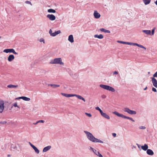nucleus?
<instances>
[{"mask_svg": "<svg viewBox=\"0 0 157 157\" xmlns=\"http://www.w3.org/2000/svg\"><path fill=\"white\" fill-rule=\"evenodd\" d=\"M51 147L50 146L45 147L43 149V151L44 152H45L49 150L51 148Z\"/></svg>", "mask_w": 157, "mask_h": 157, "instance_id": "nucleus-22", "label": "nucleus"}, {"mask_svg": "<svg viewBox=\"0 0 157 157\" xmlns=\"http://www.w3.org/2000/svg\"><path fill=\"white\" fill-rule=\"evenodd\" d=\"M49 33L50 34V35L52 36V35H53V33L52 32V30L51 29H50L49 31Z\"/></svg>", "mask_w": 157, "mask_h": 157, "instance_id": "nucleus-36", "label": "nucleus"}, {"mask_svg": "<svg viewBox=\"0 0 157 157\" xmlns=\"http://www.w3.org/2000/svg\"><path fill=\"white\" fill-rule=\"evenodd\" d=\"M148 73L149 74L150 73V72H148Z\"/></svg>", "mask_w": 157, "mask_h": 157, "instance_id": "nucleus-55", "label": "nucleus"}, {"mask_svg": "<svg viewBox=\"0 0 157 157\" xmlns=\"http://www.w3.org/2000/svg\"><path fill=\"white\" fill-rule=\"evenodd\" d=\"M4 102L3 101H0V113H2L4 109Z\"/></svg>", "mask_w": 157, "mask_h": 157, "instance_id": "nucleus-8", "label": "nucleus"}, {"mask_svg": "<svg viewBox=\"0 0 157 157\" xmlns=\"http://www.w3.org/2000/svg\"><path fill=\"white\" fill-rule=\"evenodd\" d=\"M7 122L6 121L0 122V124H6Z\"/></svg>", "mask_w": 157, "mask_h": 157, "instance_id": "nucleus-41", "label": "nucleus"}, {"mask_svg": "<svg viewBox=\"0 0 157 157\" xmlns=\"http://www.w3.org/2000/svg\"><path fill=\"white\" fill-rule=\"evenodd\" d=\"M68 40L71 43L74 42V38L72 35H71L69 36Z\"/></svg>", "mask_w": 157, "mask_h": 157, "instance_id": "nucleus-17", "label": "nucleus"}, {"mask_svg": "<svg viewBox=\"0 0 157 157\" xmlns=\"http://www.w3.org/2000/svg\"><path fill=\"white\" fill-rule=\"evenodd\" d=\"M117 42H118V43H121V44H128V45H131L136 46L140 48H144L145 50H146V48L145 47H144V46H143L142 45H140L137 43H132V42H126L121 41H120V40H117Z\"/></svg>", "mask_w": 157, "mask_h": 157, "instance_id": "nucleus-2", "label": "nucleus"}, {"mask_svg": "<svg viewBox=\"0 0 157 157\" xmlns=\"http://www.w3.org/2000/svg\"><path fill=\"white\" fill-rule=\"evenodd\" d=\"M29 144L32 148L34 146V145L32 144L30 142H29Z\"/></svg>", "mask_w": 157, "mask_h": 157, "instance_id": "nucleus-48", "label": "nucleus"}, {"mask_svg": "<svg viewBox=\"0 0 157 157\" xmlns=\"http://www.w3.org/2000/svg\"><path fill=\"white\" fill-rule=\"evenodd\" d=\"M112 135L114 137H115L116 136V134L115 133H113Z\"/></svg>", "mask_w": 157, "mask_h": 157, "instance_id": "nucleus-45", "label": "nucleus"}, {"mask_svg": "<svg viewBox=\"0 0 157 157\" xmlns=\"http://www.w3.org/2000/svg\"><path fill=\"white\" fill-rule=\"evenodd\" d=\"M48 12L49 13H54L56 12V11L53 9H49L48 10Z\"/></svg>", "mask_w": 157, "mask_h": 157, "instance_id": "nucleus-29", "label": "nucleus"}, {"mask_svg": "<svg viewBox=\"0 0 157 157\" xmlns=\"http://www.w3.org/2000/svg\"><path fill=\"white\" fill-rule=\"evenodd\" d=\"M123 110L124 112H127L131 115H135L136 113V111L131 110L127 107L124 108L123 109Z\"/></svg>", "mask_w": 157, "mask_h": 157, "instance_id": "nucleus-6", "label": "nucleus"}, {"mask_svg": "<svg viewBox=\"0 0 157 157\" xmlns=\"http://www.w3.org/2000/svg\"><path fill=\"white\" fill-rule=\"evenodd\" d=\"M113 114H115V115H116L117 116H118L119 117H121L123 118H124L125 119H127L130 120L133 122L135 121L132 118L130 117H127L125 115H123L122 114L119 113H118L116 111L113 112Z\"/></svg>", "mask_w": 157, "mask_h": 157, "instance_id": "nucleus-4", "label": "nucleus"}, {"mask_svg": "<svg viewBox=\"0 0 157 157\" xmlns=\"http://www.w3.org/2000/svg\"><path fill=\"white\" fill-rule=\"evenodd\" d=\"M143 32L147 35L151 34V31L150 30H142Z\"/></svg>", "mask_w": 157, "mask_h": 157, "instance_id": "nucleus-19", "label": "nucleus"}, {"mask_svg": "<svg viewBox=\"0 0 157 157\" xmlns=\"http://www.w3.org/2000/svg\"><path fill=\"white\" fill-rule=\"evenodd\" d=\"M147 154L149 155H152L154 154V152L151 149H148L147 151Z\"/></svg>", "mask_w": 157, "mask_h": 157, "instance_id": "nucleus-18", "label": "nucleus"}, {"mask_svg": "<svg viewBox=\"0 0 157 157\" xmlns=\"http://www.w3.org/2000/svg\"><path fill=\"white\" fill-rule=\"evenodd\" d=\"M90 150H91L93 152L95 150V149H94L92 147H90Z\"/></svg>", "mask_w": 157, "mask_h": 157, "instance_id": "nucleus-44", "label": "nucleus"}, {"mask_svg": "<svg viewBox=\"0 0 157 157\" xmlns=\"http://www.w3.org/2000/svg\"><path fill=\"white\" fill-rule=\"evenodd\" d=\"M141 147L143 150L145 151L148 149V146L147 144H145L144 146H142Z\"/></svg>", "mask_w": 157, "mask_h": 157, "instance_id": "nucleus-20", "label": "nucleus"}, {"mask_svg": "<svg viewBox=\"0 0 157 157\" xmlns=\"http://www.w3.org/2000/svg\"><path fill=\"white\" fill-rule=\"evenodd\" d=\"M101 115L103 117L107 119H109L110 118L109 116L106 113L103 112L101 113Z\"/></svg>", "mask_w": 157, "mask_h": 157, "instance_id": "nucleus-11", "label": "nucleus"}, {"mask_svg": "<svg viewBox=\"0 0 157 157\" xmlns=\"http://www.w3.org/2000/svg\"><path fill=\"white\" fill-rule=\"evenodd\" d=\"M7 87L9 88H12L16 89L19 87V86L18 85H14L12 84H10L7 86Z\"/></svg>", "mask_w": 157, "mask_h": 157, "instance_id": "nucleus-15", "label": "nucleus"}, {"mask_svg": "<svg viewBox=\"0 0 157 157\" xmlns=\"http://www.w3.org/2000/svg\"><path fill=\"white\" fill-rule=\"evenodd\" d=\"M7 156H8V157H10V155H8Z\"/></svg>", "mask_w": 157, "mask_h": 157, "instance_id": "nucleus-54", "label": "nucleus"}, {"mask_svg": "<svg viewBox=\"0 0 157 157\" xmlns=\"http://www.w3.org/2000/svg\"><path fill=\"white\" fill-rule=\"evenodd\" d=\"M74 96L76 97L77 98H78V99H79L82 100L84 102H85L86 101V100L85 99L80 95L75 94H74L73 97Z\"/></svg>", "mask_w": 157, "mask_h": 157, "instance_id": "nucleus-14", "label": "nucleus"}, {"mask_svg": "<svg viewBox=\"0 0 157 157\" xmlns=\"http://www.w3.org/2000/svg\"><path fill=\"white\" fill-rule=\"evenodd\" d=\"M153 76L154 77H157V71L154 74Z\"/></svg>", "mask_w": 157, "mask_h": 157, "instance_id": "nucleus-40", "label": "nucleus"}, {"mask_svg": "<svg viewBox=\"0 0 157 157\" xmlns=\"http://www.w3.org/2000/svg\"><path fill=\"white\" fill-rule=\"evenodd\" d=\"M39 41L40 42H43V43L44 44L45 43V41H44V39L43 38H41L39 40Z\"/></svg>", "mask_w": 157, "mask_h": 157, "instance_id": "nucleus-34", "label": "nucleus"}, {"mask_svg": "<svg viewBox=\"0 0 157 157\" xmlns=\"http://www.w3.org/2000/svg\"><path fill=\"white\" fill-rule=\"evenodd\" d=\"M152 90L154 92H156L157 91L156 89L154 87L152 88Z\"/></svg>", "mask_w": 157, "mask_h": 157, "instance_id": "nucleus-42", "label": "nucleus"}, {"mask_svg": "<svg viewBox=\"0 0 157 157\" xmlns=\"http://www.w3.org/2000/svg\"><path fill=\"white\" fill-rule=\"evenodd\" d=\"M44 120H39V121H37V122H38V123H44Z\"/></svg>", "mask_w": 157, "mask_h": 157, "instance_id": "nucleus-39", "label": "nucleus"}, {"mask_svg": "<svg viewBox=\"0 0 157 157\" xmlns=\"http://www.w3.org/2000/svg\"><path fill=\"white\" fill-rule=\"evenodd\" d=\"M21 97L17 98H15V100H18L19 99H21Z\"/></svg>", "mask_w": 157, "mask_h": 157, "instance_id": "nucleus-46", "label": "nucleus"}, {"mask_svg": "<svg viewBox=\"0 0 157 157\" xmlns=\"http://www.w3.org/2000/svg\"><path fill=\"white\" fill-rule=\"evenodd\" d=\"M50 63L51 64H59L60 65H63L64 63L62 62V59L61 58H56L52 59Z\"/></svg>", "mask_w": 157, "mask_h": 157, "instance_id": "nucleus-3", "label": "nucleus"}, {"mask_svg": "<svg viewBox=\"0 0 157 157\" xmlns=\"http://www.w3.org/2000/svg\"><path fill=\"white\" fill-rule=\"evenodd\" d=\"M38 123H39L38 122H37V121L34 124H37Z\"/></svg>", "mask_w": 157, "mask_h": 157, "instance_id": "nucleus-53", "label": "nucleus"}, {"mask_svg": "<svg viewBox=\"0 0 157 157\" xmlns=\"http://www.w3.org/2000/svg\"><path fill=\"white\" fill-rule=\"evenodd\" d=\"M139 128L140 129H144L146 128L145 127L143 126H140L139 127Z\"/></svg>", "mask_w": 157, "mask_h": 157, "instance_id": "nucleus-38", "label": "nucleus"}, {"mask_svg": "<svg viewBox=\"0 0 157 157\" xmlns=\"http://www.w3.org/2000/svg\"><path fill=\"white\" fill-rule=\"evenodd\" d=\"M101 97L103 98H106V96L105 95H103L101 96Z\"/></svg>", "mask_w": 157, "mask_h": 157, "instance_id": "nucleus-43", "label": "nucleus"}, {"mask_svg": "<svg viewBox=\"0 0 157 157\" xmlns=\"http://www.w3.org/2000/svg\"><path fill=\"white\" fill-rule=\"evenodd\" d=\"M147 89V87H146L144 89V90H146Z\"/></svg>", "mask_w": 157, "mask_h": 157, "instance_id": "nucleus-51", "label": "nucleus"}, {"mask_svg": "<svg viewBox=\"0 0 157 157\" xmlns=\"http://www.w3.org/2000/svg\"><path fill=\"white\" fill-rule=\"evenodd\" d=\"M95 109L100 111V113H101L103 111L101 110L99 107H95Z\"/></svg>", "mask_w": 157, "mask_h": 157, "instance_id": "nucleus-33", "label": "nucleus"}, {"mask_svg": "<svg viewBox=\"0 0 157 157\" xmlns=\"http://www.w3.org/2000/svg\"><path fill=\"white\" fill-rule=\"evenodd\" d=\"M94 15L95 18L97 19L99 18L101 16L100 14L97 11H94Z\"/></svg>", "mask_w": 157, "mask_h": 157, "instance_id": "nucleus-13", "label": "nucleus"}, {"mask_svg": "<svg viewBox=\"0 0 157 157\" xmlns=\"http://www.w3.org/2000/svg\"><path fill=\"white\" fill-rule=\"evenodd\" d=\"M84 132L86 135L87 139L90 141L94 143H103V141L101 140L95 138L90 132L85 131H84Z\"/></svg>", "mask_w": 157, "mask_h": 157, "instance_id": "nucleus-1", "label": "nucleus"}, {"mask_svg": "<svg viewBox=\"0 0 157 157\" xmlns=\"http://www.w3.org/2000/svg\"><path fill=\"white\" fill-rule=\"evenodd\" d=\"M3 52L6 53H12L14 54L18 55V53L15 52V50L12 48L5 49L3 51Z\"/></svg>", "mask_w": 157, "mask_h": 157, "instance_id": "nucleus-7", "label": "nucleus"}, {"mask_svg": "<svg viewBox=\"0 0 157 157\" xmlns=\"http://www.w3.org/2000/svg\"><path fill=\"white\" fill-rule=\"evenodd\" d=\"M15 58L14 56L13 55H9L8 58V60L9 62H11L13 59H14Z\"/></svg>", "mask_w": 157, "mask_h": 157, "instance_id": "nucleus-12", "label": "nucleus"}, {"mask_svg": "<svg viewBox=\"0 0 157 157\" xmlns=\"http://www.w3.org/2000/svg\"><path fill=\"white\" fill-rule=\"evenodd\" d=\"M100 87L103 89L109 90L112 92H114L115 91V90L114 88L109 86L103 84H100Z\"/></svg>", "mask_w": 157, "mask_h": 157, "instance_id": "nucleus-5", "label": "nucleus"}, {"mask_svg": "<svg viewBox=\"0 0 157 157\" xmlns=\"http://www.w3.org/2000/svg\"><path fill=\"white\" fill-rule=\"evenodd\" d=\"M21 98V99L25 101H29L30 100V99L29 98L26 97L22 96Z\"/></svg>", "mask_w": 157, "mask_h": 157, "instance_id": "nucleus-28", "label": "nucleus"}, {"mask_svg": "<svg viewBox=\"0 0 157 157\" xmlns=\"http://www.w3.org/2000/svg\"><path fill=\"white\" fill-rule=\"evenodd\" d=\"M61 33V31L60 30H58L57 31H56L55 32L53 33L52 36H55L57 35L60 33Z\"/></svg>", "mask_w": 157, "mask_h": 157, "instance_id": "nucleus-26", "label": "nucleus"}, {"mask_svg": "<svg viewBox=\"0 0 157 157\" xmlns=\"http://www.w3.org/2000/svg\"><path fill=\"white\" fill-rule=\"evenodd\" d=\"M118 74V72L117 71H115L114 72L113 74L117 75Z\"/></svg>", "mask_w": 157, "mask_h": 157, "instance_id": "nucleus-47", "label": "nucleus"}, {"mask_svg": "<svg viewBox=\"0 0 157 157\" xmlns=\"http://www.w3.org/2000/svg\"><path fill=\"white\" fill-rule=\"evenodd\" d=\"M48 86H50L51 87H52L53 88H55L56 87H59L60 86V85H56V84H48Z\"/></svg>", "mask_w": 157, "mask_h": 157, "instance_id": "nucleus-25", "label": "nucleus"}, {"mask_svg": "<svg viewBox=\"0 0 157 157\" xmlns=\"http://www.w3.org/2000/svg\"><path fill=\"white\" fill-rule=\"evenodd\" d=\"M155 28H154L151 30V35L152 36L154 35L155 33Z\"/></svg>", "mask_w": 157, "mask_h": 157, "instance_id": "nucleus-32", "label": "nucleus"}, {"mask_svg": "<svg viewBox=\"0 0 157 157\" xmlns=\"http://www.w3.org/2000/svg\"><path fill=\"white\" fill-rule=\"evenodd\" d=\"M33 148L35 152L37 154H39L40 152L39 150L35 146H34Z\"/></svg>", "mask_w": 157, "mask_h": 157, "instance_id": "nucleus-30", "label": "nucleus"}, {"mask_svg": "<svg viewBox=\"0 0 157 157\" xmlns=\"http://www.w3.org/2000/svg\"><path fill=\"white\" fill-rule=\"evenodd\" d=\"M25 3H26V4H30L32 6V5L31 3V2H30V1H26L25 2Z\"/></svg>", "mask_w": 157, "mask_h": 157, "instance_id": "nucleus-37", "label": "nucleus"}, {"mask_svg": "<svg viewBox=\"0 0 157 157\" xmlns=\"http://www.w3.org/2000/svg\"><path fill=\"white\" fill-rule=\"evenodd\" d=\"M94 37L95 38H97L99 39H102L103 38V36L102 34H100L99 35L96 34L94 35Z\"/></svg>", "mask_w": 157, "mask_h": 157, "instance_id": "nucleus-23", "label": "nucleus"}, {"mask_svg": "<svg viewBox=\"0 0 157 157\" xmlns=\"http://www.w3.org/2000/svg\"><path fill=\"white\" fill-rule=\"evenodd\" d=\"M94 153L96 154L98 156H99V157H103L102 155L100 154L99 152L98 151H97L96 150H95L93 152Z\"/></svg>", "mask_w": 157, "mask_h": 157, "instance_id": "nucleus-21", "label": "nucleus"}, {"mask_svg": "<svg viewBox=\"0 0 157 157\" xmlns=\"http://www.w3.org/2000/svg\"><path fill=\"white\" fill-rule=\"evenodd\" d=\"M47 18H49L51 21H54L56 19V17L53 14H48L47 16Z\"/></svg>", "mask_w": 157, "mask_h": 157, "instance_id": "nucleus-9", "label": "nucleus"}, {"mask_svg": "<svg viewBox=\"0 0 157 157\" xmlns=\"http://www.w3.org/2000/svg\"><path fill=\"white\" fill-rule=\"evenodd\" d=\"M61 94L63 95L66 97L69 98L70 97H73L74 94H67L63 93H61Z\"/></svg>", "mask_w": 157, "mask_h": 157, "instance_id": "nucleus-16", "label": "nucleus"}, {"mask_svg": "<svg viewBox=\"0 0 157 157\" xmlns=\"http://www.w3.org/2000/svg\"><path fill=\"white\" fill-rule=\"evenodd\" d=\"M151 79L153 85L155 87L157 88V81L156 79L154 77L152 78Z\"/></svg>", "mask_w": 157, "mask_h": 157, "instance_id": "nucleus-10", "label": "nucleus"}, {"mask_svg": "<svg viewBox=\"0 0 157 157\" xmlns=\"http://www.w3.org/2000/svg\"><path fill=\"white\" fill-rule=\"evenodd\" d=\"M100 31L102 32H104L105 33H110V32L109 30H106L104 29L101 28L100 29Z\"/></svg>", "mask_w": 157, "mask_h": 157, "instance_id": "nucleus-24", "label": "nucleus"}, {"mask_svg": "<svg viewBox=\"0 0 157 157\" xmlns=\"http://www.w3.org/2000/svg\"><path fill=\"white\" fill-rule=\"evenodd\" d=\"M85 114L89 117H92V115L90 113H85Z\"/></svg>", "mask_w": 157, "mask_h": 157, "instance_id": "nucleus-35", "label": "nucleus"}, {"mask_svg": "<svg viewBox=\"0 0 157 157\" xmlns=\"http://www.w3.org/2000/svg\"><path fill=\"white\" fill-rule=\"evenodd\" d=\"M12 105H13L15 107H17L19 109H20V108L19 106L17 105V102H15V103L13 104Z\"/></svg>", "mask_w": 157, "mask_h": 157, "instance_id": "nucleus-31", "label": "nucleus"}, {"mask_svg": "<svg viewBox=\"0 0 157 157\" xmlns=\"http://www.w3.org/2000/svg\"><path fill=\"white\" fill-rule=\"evenodd\" d=\"M143 1L145 5H147L150 3L151 0H143Z\"/></svg>", "mask_w": 157, "mask_h": 157, "instance_id": "nucleus-27", "label": "nucleus"}, {"mask_svg": "<svg viewBox=\"0 0 157 157\" xmlns=\"http://www.w3.org/2000/svg\"><path fill=\"white\" fill-rule=\"evenodd\" d=\"M155 4L157 5V0H156L155 2Z\"/></svg>", "mask_w": 157, "mask_h": 157, "instance_id": "nucleus-52", "label": "nucleus"}, {"mask_svg": "<svg viewBox=\"0 0 157 157\" xmlns=\"http://www.w3.org/2000/svg\"><path fill=\"white\" fill-rule=\"evenodd\" d=\"M136 148V146H133L132 147V148Z\"/></svg>", "mask_w": 157, "mask_h": 157, "instance_id": "nucleus-49", "label": "nucleus"}, {"mask_svg": "<svg viewBox=\"0 0 157 157\" xmlns=\"http://www.w3.org/2000/svg\"><path fill=\"white\" fill-rule=\"evenodd\" d=\"M136 145H137L138 148H140V145H139L138 144H136Z\"/></svg>", "mask_w": 157, "mask_h": 157, "instance_id": "nucleus-50", "label": "nucleus"}]
</instances>
